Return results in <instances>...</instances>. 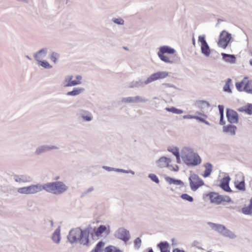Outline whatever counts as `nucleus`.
Wrapping results in <instances>:
<instances>
[{
  "instance_id": "69168bd1",
  "label": "nucleus",
  "mask_w": 252,
  "mask_h": 252,
  "mask_svg": "<svg viewBox=\"0 0 252 252\" xmlns=\"http://www.w3.org/2000/svg\"><path fill=\"white\" fill-rule=\"evenodd\" d=\"M196 114H198L199 115H200V116H203V117H204L205 118H207V116L206 115H205V114H203V113H202L201 112H196Z\"/></svg>"
},
{
  "instance_id": "cd10ccee",
  "label": "nucleus",
  "mask_w": 252,
  "mask_h": 252,
  "mask_svg": "<svg viewBox=\"0 0 252 252\" xmlns=\"http://www.w3.org/2000/svg\"><path fill=\"white\" fill-rule=\"evenodd\" d=\"M247 79V77H245L242 81L240 82H237L236 83V87L239 91H244V87L248 82Z\"/></svg>"
},
{
  "instance_id": "39448f33",
  "label": "nucleus",
  "mask_w": 252,
  "mask_h": 252,
  "mask_svg": "<svg viewBox=\"0 0 252 252\" xmlns=\"http://www.w3.org/2000/svg\"><path fill=\"white\" fill-rule=\"evenodd\" d=\"M189 182L190 189L193 191L196 190L200 187L204 185L203 181L195 174H192L190 175Z\"/></svg>"
},
{
  "instance_id": "473e14b6",
  "label": "nucleus",
  "mask_w": 252,
  "mask_h": 252,
  "mask_svg": "<svg viewBox=\"0 0 252 252\" xmlns=\"http://www.w3.org/2000/svg\"><path fill=\"white\" fill-rule=\"evenodd\" d=\"M37 62L39 65L42 66L44 68L50 69L52 68V66L45 60H39L38 61H37Z\"/></svg>"
},
{
  "instance_id": "a19ab883",
  "label": "nucleus",
  "mask_w": 252,
  "mask_h": 252,
  "mask_svg": "<svg viewBox=\"0 0 252 252\" xmlns=\"http://www.w3.org/2000/svg\"><path fill=\"white\" fill-rule=\"evenodd\" d=\"M112 21L113 23H114L115 24L118 25L123 26L125 24L124 20L121 17H118V18L113 17L112 19Z\"/></svg>"
},
{
  "instance_id": "5701e85b",
  "label": "nucleus",
  "mask_w": 252,
  "mask_h": 252,
  "mask_svg": "<svg viewBox=\"0 0 252 252\" xmlns=\"http://www.w3.org/2000/svg\"><path fill=\"white\" fill-rule=\"evenodd\" d=\"M221 55L222 60L225 62L231 64L235 63H236V59L234 55L227 54L224 53H222Z\"/></svg>"
},
{
  "instance_id": "20e7f679",
  "label": "nucleus",
  "mask_w": 252,
  "mask_h": 252,
  "mask_svg": "<svg viewBox=\"0 0 252 252\" xmlns=\"http://www.w3.org/2000/svg\"><path fill=\"white\" fill-rule=\"evenodd\" d=\"M207 224L213 230L224 237H229L231 239H234L236 237V236L232 231L227 229L222 224L212 222H208Z\"/></svg>"
},
{
  "instance_id": "774afa93",
  "label": "nucleus",
  "mask_w": 252,
  "mask_h": 252,
  "mask_svg": "<svg viewBox=\"0 0 252 252\" xmlns=\"http://www.w3.org/2000/svg\"><path fill=\"white\" fill-rule=\"evenodd\" d=\"M249 206L251 207L252 208V198L251 199L250 204Z\"/></svg>"
},
{
  "instance_id": "a18cd8bd",
  "label": "nucleus",
  "mask_w": 252,
  "mask_h": 252,
  "mask_svg": "<svg viewBox=\"0 0 252 252\" xmlns=\"http://www.w3.org/2000/svg\"><path fill=\"white\" fill-rule=\"evenodd\" d=\"M148 177L153 182L157 184H158L159 182V179L158 176L155 174H149L148 175Z\"/></svg>"
},
{
  "instance_id": "4c0bfd02",
  "label": "nucleus",
  "mask_w": 252,
  "mask_h": 252,
  "mask_svg": "<svg viewBox=\"0 0 252 252\" xmlns=\"http://www.w3.org/2000/svg\"><path fill=\"white\" fill-rule=\"evenodd\" d=\"M158 55L159 59L163 62L166 63H172L173 61L171 60L167 56L164 55L163 54L158 53Z\"/></svg>"
},
{
  "instance_id": "3c124183",
  "label": "nucleus",
  "mask_w": 252,
  "mask_h": 252,
  "mask_svg": "<svg viewBox=\"0 0 252 252\" xmlns=\"http://www.w3.org/2000/svg\"><path fill=\"white\" fill-rule=\"evenodd\" d=\"M168 151L171 152L175 156L177 155L178 156V154L180 153L179 150L177 148H168L167 149Z\"/></svg>"
},
{
  "instance_id": "393cba45",
  "label": "nucleus",
  "mask_w": 252,
  "mask_h": 252,
  "mask_svg": "<svg viewBox=\"0 0 252 252\" xmlns=\"http://www.w3.org/2000/svg\"><path fill=\"white\" fill-rule=\"evenodd\" d=\"M60 231V226H59L58 228L55 230L52 237L53 241L56 244H59L61 241Z\"/></svg>"
},
{
  "instance_id": "b1692460",
  "label": "nucleus",
  "mask_w": 252,
  "mask_h": 252,
  "mask_svg": "<svg viewBox=\"0 0 252 252\" xmlns=\"http://www.w3.org/2000/svg\"><path fill=\"white\" fill-rule=\"evenodd\" d=\"M175 52V50L168 46H161L159 49V51L158 52V53H161L164 54L165 53L169 54H173Z\"/></svg>"
},
{
  "instance_id": "0eeeda50",
  "label": "nucleus",
  "mask_w": 252,
  "mask_h": 252,
  "mask_svg": "<svg viewBox=\"0 0 252 252\" xmlns=\"http://www.w3.org/2000/svg\"><path fill=\"white\" fill-rule=\"evenodd\" d=\"M231 38L230 33L225 31H222L220 35L219 40L218 43V46L224 49L226 48Z\"/></svg>"
},
{
  "instance_id": "f704fd0d",
  "label": "nucleus",
  "mask_w": 252,
  "mask_h": 252,
  "mask_svg": "<svg viewBox=\"0 0 252 252\" xmlns=\"http://www.w3.org/2000/svg\"><path fill=\"white\" fill-rule=\"evenodd\" d=\"M165 110L168 112H172V113L176 114H181L184 112L183 110L176 108L173 106L171 107H166L165 108Z\"/></svg>"
},
{
  "instance_id": "a211bd4d",
  "label": "nucleus",
  "mask_w": 252,
  "mask_h": 252,
  "mask_svg": "<svg viewBox=\"0 0 252 252\" xmlns=\"http://www.w3.org/2000/svg\"><path fill=\"white\" fill-rule=\"evenodd\" d=\"M208 196L209 197L211 203L216 204H220L221 203V195L219 194L218 193L214 192H210L208 194Z\"/></svg>"
},
{
  "instance_id": "7ed1b4c3",
  "label": "nucleus",
  "mask_w": 252,
  "mask_h": 252,
  "mask_svg": "<svg viewBox=\"0 0 252 252\" xmlns=\"http://www.w3.org/2000/svg\"><path fill=\"white\" fill-rule=\"evenodd\" d=\"M43 189L48 193L58 195L66 192L68 187L63 182L56 181L43 184Z\"/></svg>"
},
{
  "instance_id": "4468645a",
  "label": "nucleus",
  "mask_w": 252,
  "mask_h": 252,
  "mask_svg": "<svg viewBox=\"0 0 252 252\" xmlns=\"http://www.w3.org/2000/svg\"><path fill=\"white\" fill-rule=\"evenodd\" d=\"M171 162V160L170 158L162 157L156 161V164L157 167L160 168L164 167L169 168L171 166L170 165Z\"/></svg>"
},
{
  "instance_id": "680f3d73",
  "label": "nucleus",
  "mask_w": 252,
  "mask_h": 252,
  "mask_svg": "<svg viewBox=\"0 0 252 252\" xmlns=\"http://www.w3.org/2000/svg\"><path fill=\"white\" fill-rule=\"evenodd\" d=\"M238 111L240 112H245L246 113V106L239 108L238 109Z\"/></svg>"
},
{
  "instance_id": "bf43d9fd",
  "label": "nucleus",
  "mask_w": 252,
  "mask_h": 252,
  "mask_svg": "<svg viewBox=\"0 0 252 252\" xmlns=\"http://www.w3.org/2000/svg\"><path fill=\"white\" fill-rule=\"evenodd\" d=\"M171 245H172V246H173L174 247L177 246V245H178L177 241L174 238L172 239Z\"/></svg>"
},
{
  "instance_id": "dca6fc26",
  "label": "nucleus",
  "mask_w": 252,
  "mask_h": 252,
  "mask_svg": "<svg viewBox=\"0 0 252 252\" xmlns=\"http://www.w3.org/2000/svg\"><path fill=\"white\" fill-rule=\"evenodd\" d=\"M13 179L15 182L19 183H30L32 181V178L30 176L26 174L14 175Z\"/></svg>"
},
{
  "instance_id": "864d4df0",
  "label": "nucleus",
  "mask_w": 252,
  "mask_h": 252,
  "mask_svg": "<svg viewBox=\"0 0 252 252\" xmlns=\"http://www.w3.org/2000/svg\"><path fill=\"white\" fill-rule=\"evenodd\" d=\"M94 190V188L92 187H89V188L87 189L83 193V195H87L89 193L93 192Z\"/></svg>"
},
{
  "instance_id": "c9c22d12",
  "label": "nucleus",
  "mask_w": 252,
  "mask_h": 252,
  "mask_svg": "<svg viewBox=\"0 0 252 252\" xmlns=\"http://www.w3.org/2000/svg\"><path fill=\"white\" fill-rule=\"evenodd\" d=\"M231 79L230 78L227 79L225 85L223 87V91L225 92L231 93L232 91L230 87V83H231Z\"/></svg>"
},
{
  "instance_id": "412c9836",
  "label": "nucleus",
  "mask_w": 252,
  "mask_h": 252,
  "mask_svg": "<svg viewBox=\"0 0 252 252\" xmlns=\"http://www.w3.org/2000/svg\"><path fill=\"white\" fill-rule=\"evenodd\" d=\"M237 127L231 124L224 126L223 127V131L229 135L234 136L236 134Z\"/></svg>"
},
{
  "instance_id": "ddd939ff",
  "label": "nucleus",
  "mask_w": 252,
  "mask_h": 252,
  "mask_svg": "<svg viewBox=\"0 0 252 252\" xmlns=\"http://www.w3.org/2000/svg\"><path fill=\"white\" fill-rule=\"evenodd\" d=\"M76 115L77 116L82 118L85 122H91L93 119V115L91 112L83 109L78 110Z\"/></svg>"
},
{
  "instance_id": "79ce46f5",
  "label": "nucleus",
  "mask_w": 252,
  "mask_h": 252,
  "mask_svg": "<svg viewBox=\"0 0 252 252\" xmlns=\"http://www.w3.org/2000/svg\"><path fill=\"white\" fill-rule=\"evenodd\" d=\"M158 247L160 251L167 250V249L169 247V244L167 242H161L158 244Z\"/></svg>"
},
{
  "instance_id": "2f4dec72",
  "label": "nucleus",
  "mask_w": 252,
  "mask_h": 252,
  "mask_svg": "<svg viewBox=\"0 0 252 252\" xmlns=\"http://www.w3.org/2000/svg\"><path fill=\"white\" fill-rule=\"evenodd\" d=\"M104 245V243L102 241L98 242L96 245L95 248L92 250L91 252H102V248Z\"/></svg>"
},
{
  "instance_id": "a878e982",
  "label": "nucleus",
  "mask_w": 252,
  "mask_h": 252,
  "mask_svg": "<svg viewBox=\"0 0 252 252\" xmlns=\"http://www.w3.org/2000/svg\"><path fill=\"white\" fill-rule=\"evenodd\" d=\"M85 91L83 88H74L72 91L68 92L66 95L68 96H77L82 94Z\"/></svg>"
},
{
  "instance_id": "f3484780",
  "label": "nucleus",
  "mask_w": 252,
  "mask_h": 252,
  "mask_svg": "<svg viewBox=\"0 0 252 252\" xmlns=\"http://www.w3.org/2000/svg\"><path fill=\"white\" fill-rule=\"evenodd\" d=\"M73 76L71 75H67L65 76L63 82V85L64 87H69L79 85L78 81L73 80Z\"/></svg>"
},
{
  "instance_id": "6e6552de",
  "label": "nucleus",
  "mask_w": 252,
  "mask_h": 252,
  "mask_svg": "<svg viewBox=\"0 0 252 252\" xmlns=\"http://www.w3.org/2000/svg\"><path fill=\"white\" fill-rule=\"evenodd\" d=\"M82 230L79 227L71 229L67 236L68 241L71 244L78 242Z\"/></svg>"
},
{
  "instance_id": "9b49d317",
  "label": "nucleus",
  "mask_w": 252,
  "mask_h": 252,
  "mask_svg": "<svg viewBox=\"0 0 252 252\" xmlns=\"http://www.w3.org/2000/svg\"><path fill=\"white\" fill-rule=\"evenodd\" d=\"M89 234V228L83 229L78 243L83 246L89 247L90 245Z\"/></svg>"
},
{
  "instance_id": "9d476101",
  "label": "nucleus",
  "mask_w": 252,
  "mask_h": 252,
  "mask_svg": "<svg viewBox=\"0 0 252 252\" xmlns=\"http://www.w3.org/2000/svg\"><path fill=\"white\" fill-rule=\"evenodd\" d=\"M60 148L58 145H42L38 146L35 151V154L36 155H40L45 152L53 150H59Z\"/></svg>"
},
{
  "instance_id": "49530a36",
  "label": "nucleus",
  "mask_w": 252,
  "mask_h": 252,
  "mask_svg": "<svg viewBox=\"0 0 252 252\" xmlns=\"http://www.w3.org/2000/svg\"><path fill=\"white\" fill-rule=\"evenodd\" d=\"M119 249H117L114 246H109L105 249V252H117Z\"/></svg>"
},
{
  "instance_id": "423d86ee",
  "label": "nucleus",
  "mask_w": 252,
  "mask_h": 252,
  "mask_svg": "<svg viewBox=\"0 0 252 252\" xmlns=\"http://www.w3.org/2000/svg\"><path fill=\"white\" fill-rule=\"evenodd\" d=\"M204 34L198 36V41L200 44L201 53L205 57H209L211 54L210 48L206 40Z\"/></svg>"
},
{
  "instance_id": "0e129e2a",
  "label": "nucleus",
  "mask_w": 252,
  "mask_h": 252,
  "mask_svg": "<svg viewBox=\"0 0 252 252\" xmlns=\"http://www.w3.org/2000/svg\"><path fill=\"white\" fill-rule=\"evenodd\" d=\"M173 252H185L183 250H181L178 248L175 249L173 250Z\"/></svg>"
},
{
  "instance_id": "e433bc0d",
  "label": "nucleus",
  "mask_w": 252,
  "mask_h": 252,
  "mask_svg": "<svg viewBox=\"0 0 252 252\" xmlns=\"http://www.w3.org/2000/svg\"><path fill=\"white\" fill-rule=\"evenodd\" d=\"M121 102L123 103H135L134 96H127L123 97Z\"/></svg>"
},
{
  "instance_id": "8fccbe9b",
  "label": "nucleus",
  "mask_w": 252,
  "mask_h": 252,
  "mask_svg": "<svg viewBox=\"0 0 252 252\" xmlns=\"http://www.w3.org/2000/svg\"><path fill=\"white\" fill-rule=\"evenodd\" d=\"M17 191L18 193L20 194H27V187H22L19 188L17 189Z\"/></svg>"
},
{
  "instance_id": "2eb2a0df",
  "label": "nucleus",
  "mask_w": 252,
  "mask_h": 252,
  "mask_svg": "<svg viewBox=\"0 0 252 252\" xmlns=\"http://www.w3.org/2000/svg\"><path fill=\"white\" fill-rule=\"evenodd\" d=\"M27 194H35L43 190V185L37 184L27 186Z\"/></svg>"
},
{
  "instance_id": "052dcab7",
  "label": "nucleus",
  "mask_w": 252,
  "mask_h": 252,
  "mask_svg": "<svg viewBox=\"0 0 252 252\" xmlns=\"http://www.w3.org/2000/svg\"><path fill=\"white\" fill-rule=\"evenodd\" d=\"M200 122H202L207 125H210V123L208 121H206L203 118H201Z\"/></svg>"
},
{
  "instance_id": "338daca9",
  "label": "nucleus",
  "mask_w": 252,
  "mask_h": 252,
  "mask_svg": "<svg viewBox=\"0 0 252 252\" xmlns=\"http://www.w3.org/2000/svg\"><path fill=\"white\" fill-rule=\"evenodd\" d=\"M201 118L200 117H199L198 116H194V119H195V120H198L199 121H200V119H201Z\"/></svg>"
},
{
  "instance_id": "c03bdc74",
  "label": "nucleus",
  "mask_w": 252,
  "mask_h": 252,
  "mask_svg": "<svg viewBox=\"0 0 252 252\" xmlns=\"http://www.w3.org/2000/svg\"><path fill=\"white\" fill-rule=\"evenodd\" d=\"M242 212L245 215H250L252 212V208L249 206L243 207L242 209Z\"/></svg>"
},
{
  "instance_id": "1a4fd4ad",
  "label": "nucleus",
  "mask_w": 252,
  "mask_h": 252,
  "mask_svg": "<svg viewBox=\"0 0 252 252\" xmlns=\"http://www.w3.org/2000/svg\"><path fill=\"white\" fill-rule=\"evenodd\" d=\"M114 236L125 242H127L130 239V233L128 230L124 227L118 228L114 233Z\"/></svg>"
},
{
  "instance_id": "37998d69",
  "label": "nucleus",
  "mask_w": 252,
  "mask_h": 252,
  "mask_svg": "<svg viewBox=\"0 0 252 252\" xmlns=\"http://www.w3.org/2000/svg\"><path fill=\"white\" fill-rule=\"evenodd\" d=\"M60 55L59 54L56 52H52L50 56V59L54 63H57L58 59L59 58Z\"/></svg>"
},
{
  "instance_id": "e2e57ef3",
  "label": "nucleus",
  "mask_w": 252,
  "mask_h": 252,
  "mask_svg": "<svg viewBox=\"0 0 252 252\" xmlns=\"http://www.w3.org/2000/svg\"><path fill=\"white\" fill-rule=\"evenodd\" d=\"M180 153L178 154V156L177 155L175 156L177 162L179 163H180Z\"/></svg>"
},
{
  "instance_id": "4be33fe9",
  "label": "nucleus",
  "mask_w": 252,
  "mask_h": 252,
  "mask_svg": "<svg viewBox=\"0 0 252 252\" xmlns=\"http://www.w3.org/2000/svg\"><path fill=\"white\" fill-rule=\"evenodd\" d=\"M48 52V49L47 48H44L40 49L39 51L35 53L34 55V58L36 61L41 60L44 58Z\"/></svg>"
},
{
  "instance_id": "6ab92c4d",
  "label": "nucleus",
  "mask_w": 252,
  "mask_h": 252,
  "mask_svg": "<svg viewBox=\"0 0 252 252\" xmlns=\"http://www.w3.org/2000/svg\"><path fill=\"white\" fill-rule=\"evenodd\" d=\"M230 178L229 176L223 178L220 182V187L225 191H231V189L229 186V183Z\"/></svg>"
},
{
  "instance_id": "72a5a7b5",
  "label": "nucleus",
  "mask_w": 252,
  "mask_h": 252,
  "mask_svg": "<svg viewBox=\"0 0 252 252\" xmlns=\"http://www.w3.org/2000/svg\"><path fill=\"white\" fill-rule=\"evenodd\" d=\"M135 103H146L149 101V99L145 96L140 95L134 96Z\"/></svg>"
},
{
  "instance_id": "13d9d810",
  "label": "nucleus",
  "mask_w": 252,
  "mask_h": 252,
  "mask_svg": "<svg viewBox=\"0 0 252 252\" xmlns=\"http://www.w3.org/2000/svg\"><path fill=\"white\" fill-rule=\"evenodd\" d=\"M75 78H76V80H74V81H78L79 83V84H80L81 83V82H80V80H81L82 79V76H81L80 75H78L75 76Z\"/></svg>"
},
{
  "instance_id": "f03ea898",
  "label": "nucleus",
  "mask_w": 252,
  "mask_h": 252,
  "mask_svg": "<svg viewBox=\"0 0 252 252\" xmlns=\"http://www.w3.org/2000/svg\"><path fill=\"white\" fill-rule=\"evenodd\" d=\"M181 157L184 162L188 166H195L201 162L200 156L194 152L192 149L184 147L181 151Z\"/></svg>"
},
{
  "instance_id": "f8f14e48",
  "label": "nucleus",
  "mask_w": 252,
  "mask_h": 252,
  "mask_svg": "<svg viewBox=\"0 0 252 252\" xmlns=\"http://www.w3.org/2000/svg\"><path fill=\"white\" fill-rule=\"evenodd\" d=\"M226 117L227 121L231 124H237L238 122V115L233 110L227 108L226 109Z\"/></svg>"
},
{
  "instance_id": "aec40b11",
  "label": "nucleus",
  "mask_w": 252,
  "mask_h": 252,
  "mask_svg": "<svg viewBox=\"0 0 252 252\" xmlns=\"http://www.w3.org/2000/svg\"><path fill=\"white\" fill-rule=\"evenodd\" d=\"M102 168L106 170L107 171H115L116 172L123 173H130L132 175H134L135 172L129 169V170H125L123 169L116 168L114 167H111L107 166H103Z\"/></svg>"
},
{
  "instance_id": "58836bf2",
  "label": "nucleus",
  "mask_w": 252,
  "mask_h": 252,
  "mask_svg": "<svg viewBox=\"0 0 252 252\" xmlns=\"http://www.w3.org/2000/svg\"><path fill=\"white\" fill-rule=\"evenodd\" d=\"M244 91L252 94V80L248 81L244 87Z\"/></svg>"
},
{
  "instance_id": "6e6d98bb",
  "label": "nucleus",
  "mask_w": 252,
  "mask_h": 252,
  "mask_svg": "<svg viewBox=\"0 0 252 252\" xmlns=\"http://www.w3.org/2000/svg\"><path fill=\"white\" fill-rule=\"evenodd\" d=\"M219 113L220 114V115H221L222 116V115H223V112H224V107L223 105H219L218 106Z\"/></svg>"
},
{
  "instance_id": "4d7b16f0",
  "label": "nucleus",
  "mask_w": 252,
  "mask_h": 252,
  "mask_svg": "<svg viewBox=\"0 0 252 252\" xmlns=\"http://www.w3.org/2000/svg\"><path fill=\"white\" fill-rule=\"evenodd\" d=\"M194 115H184L183 116V119H194Z\"/></svg>"
},
{
  "instance_id": "ea45409f",
  "label": "nucleus",
  "mask_w": 252,
  "mask_h": 252,
  "mask_svg": "<svg viewBox=\"0 0 252 252\" xmlns=\"http://www.w3.org/2000/svg\"><path fill=\"white\" fill-rule=\"evenodd\" d=\"M235 187L240 190H244L245 189V184L244 181L241 182H235Z\"/></svg>"
},
{
  "instance_id": "c85d7f7f",
  "label": "nucleus",
  "mask_w": 252,
  "mask_h": 252,
  "mask_svg": "<svg viewBox=\"0 0 252 252\" xmlns=\"http://www.w3.org/2000/svg\"><path fill=\"white\" fill-rule=\"evenodd\" d=\"M195 106L201 110L209 107V103L205 100H198L195 102Z\"/></svg>"
},
{
  "instance_id": "7c9ffc66",
  "label": "nucleus",
  "mask_w": 252,
  "mask_h": 252,
  "mask_svg": "<svg viewBox=\"0 0 252 252\" xmlns=\"http://www.w3.org/2000/svg\"><path fill=\"white\" fill-rule=\"evenodd\" d=\"M106 226L104 225H100L96 230L94 229V234L96 237L100 236L106 230Z\"/></svg>"
},
{
  "instance_id": "f257e3e1",
  "label": "nucleus",
  "mask_w": 252,
  "mask_h": 252,
  "mask_svg": "<svg viewBox=\"0 0 252 252\" xmlns=\"http://www.w3.org/2000/svg\"><path fill=\"white\" fill-rule=\"evenodd\" d=\"M168 76V72L167 71H158L150 75L144 82L141 79L133 80L127 83L126 86L130 89L143 87L157 80L164 79Z\"/></svg>"
},
{
  "instance_id": "603ef678",
  "label": "nucleus",
  "mask_w": 252,
  "mask_h": 252,
  "mask_svg": "<svg viewBox=\"0 0 252 252\" xmlns=\"http://www.w3.org/2000/svg\"><path fill=\"white\" fill-rule=\"evenodd\" d=\"M221 200L222 202H231V199L227 195H221Z\"/></svg>"
},
{
  "instance_id": "09e8293b",
  "label": "nucleus",
  "mask_w": 252,
  "mask_h": 252,
  "mask_svg": "<svg viewBox=\"0 0 252 252\" xmlns=\"http://www.w3.org/2000/svg\"><path fill=\"white\" fill-rule=\"evenodd\" d=\"M134 244L135 248L137 249H139L141 246V240L139 238H137L134 241Z\"/></svg>"
},
{
  "instance_id": "bb28decb",
  "label": "nucleus",
  "mask_w": 252,
  "mask_h": 252,
  "mask_svg": "<svg viewBox=\"0 0 252 252\" xmlns=\"http://www.w3.org/2000/svg\"><path fill=\"white\" fill-rule=\"evenodd\" d=\"M165 181L169 184H173L175 185L183 186L184 183L180 180L175 179L170 177L165 178Z\"/></svg>"
},
{
  "instance_id": "c756f323",
  "label": "nucleus",
  "mask_w": 252,
  "mask_h": 252,
  "mask_svg": "<svg viewBox=\"0 0 252 252\" xmlns=\"http://www.w3.org/2000/svg\"><path fill=\"white\" fill-rule=\"evenodd\" d=\"M204 166L206 169L204 172L203 176L204 178H206L211 174L212 171L213 166L210 163H207L205 164Z\"/></svg>"
},
{
  "instance_id": "de8ad7c7",
  "label": "nucleus",
  "mask_w": 252,
  "mask_h": 252,
  "mask_svg": "<svg viewBox=\"0 0 252 252\" xmlns=\"http://www.w3.org/2000/svg\"><path fill=\"white\" fill-rule=\"evenodd\" d=\"M181 197L184 199V200H187L189 202H192L193 200V199L192 198V197H191V196L188 195V194L187 193H184V194H182L181 196Z\"/></svg>"
},
{
  "instance_id": "5fc2aeb1",
  "label": "nucleus",
  "mask_w": 252,
  "mask_h": 252,
  "mask_svg": "<svg viewBox=\"0 0 252 252\" xmlns=\"http://www.w3.org/2000/svg\"><path fill=\"white\" fill-rule=\"evenodd\" d=\"M246 113L249 115H252V104H249L246 106Z\"/></svg>"
}]
</instances>
